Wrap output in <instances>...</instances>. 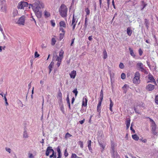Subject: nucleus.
<instances>
[{
    "label": "nucleus",
    "mask_w": 158,
    "mask_h": 158,
    "mask_svg": "<svg viewBox=\"0 0 158 158\" xmlns=\"http://www.w3.org/2000/svg\"><path fill=\"white\" fill-rule=\"evenodd\" d=\"M66 100H67V103H70V101H69V94H68V95H67V98H66Z\"/></svg>",
    "instance_id": "nucleus-52"
},
{
    "label": "nucleus",
    "mask_w": 158,
    "mask_h": 158,
    "mask_svg": "<svg viewBox=\"0 0 158 158\" xmlns=\"http://www.w3.org/2000/svg\"><path fill=\"white\" fill-rule=\"evenodd\" d=\"M33 10L35 13V15L38 18H40L42 17V9L44 7V4L39 0H35L33 5Z\"/></svg>",
    "instance_id": "nucleus-1"
},
{
    "label": "nucleus",
    "mask_w": 158,
    "mask_h": 158,
    "mask_svg": "<svg viewBox=\"0 0 158 158\" xmlns=\"http://www.w3.org/2000/svg\"><path fill=\"white\" fill-rule=\"evenodd\" d=\"M103 58L104 59H106L107 58V52L106 50H104L103 52Z\"/></svg>",
    "instance_id": "nucleus-29"
},
{
    "label": "nucleus",
    "mask_w": 158,
    "mask_h": 158,
    "mask_svg": "<svg viewBox=\"0 0 158 158\" xmlns=\"http://www.w3.org/2000/svg\"><path fill=\"white\" fill-rule=\"evenodd\" d=\"M154 86L152 84H148L146 86V89L148 91H152L154 89Z\"/></svg>",
    "instance_id": "nucleus-11"
},
{
    "label": "nucleus",
    "mask_w": 158,
    "mask_h": 158,
    "mask_svg": "<svg viewBox=\"0 0 158 158\" xmlns=\"http://www.w3.org/2000/svg\"><path fill=\"white\" fill-rule=\"evenodd\" d=\"M5 0H0V5L2 6V5H5Z\"/></svg>",
    "instance_id": "nucleus-40"
},
{
    "label": "nucleus",
    "mask_w": 158,
    "mask_h": 158,
    "mask_svg": "<svg viewBox=\"0 0 158 158\" xmlns=\"http://www.w3.org/2000/svg\"><path fill=\"white\" fill-rule=\"evenodd\" d=\"M72 135H71L69 133H67L65 134L64 137L66 139H67L68 138H69L70 137H72Z\"/></svg>",
    "instance_id": "nucleus-30"
},
{
    "label": "nucleus",
    "mask_w": 158,
    "mask_h": 158,
    "mask_svg": "<svg viewBox=\"0 0 158 158\" xmlns=\"http://www.w3.org/2000/svg\"><path fill=\"white\" fill-rule=\"evenodd\" d=\"M148 79H154L153 76L150 73H149L148 75Z\"/></svg>",
    "instance_id": "nucleus-45"
},
{
    "label": "nucleus",
    "mask_w": 158,
    "mask_h": 158,
    "mask_svg": "<svg viewBox=\"0 0 158 158\" xmlns=\"http://www.w3.org/2000/svg\"><path fill=\"white\" fill-rule=\"evenodd\" d=\"M40 56V55L38 54V52H35V58L38 57Z\"/></svg>",
    "instance_id": "nucleus-47"
},
{
    "label": "nucleus",
    "mask_w": 158,
    "mask_h": 158,
    "mask_svg": "<svg viewBox=\"0 0 158 158\" xmlns=\"http://www.w3.org/2000/svg\"><path fill=\"white\" fill-rule=\"evenodd\" d=\"M64 33H60V37L59 38V40H61L64 38Z\"/></svg>",
    "instance_id": "nucleus-34"
},
{
    "label": "nucleus",
    "mask_w": 158,
    "mask_h": 158,
    "mask_svg": "<svg viewBox=\"0 0 158 158\" xmlns=\"http://www.w3.org/2000/svg\"><path fill=\"white\" fill-rule=\"evenodd\" d=\"M18 11L17 10H14L13 12V14L14 17H15L16 15H17Z\"/></svg>",
    "instance_id": "nucleus-42"
},
{
    "label": "nucleus",
    "mask_w": 158,
    "mask_h": 158,
    "mask_svg": "<svg viewBox=\"0 0 158 158\" xmlns=\"http://www.w3.org/2000/svg\"><path fill=\"white\" fill-rule=\"evenodd\" d=\"M76 19L75 18L74 16V14H73L72 20V23L71 24V26H73V30H74L75 29V26L77 22V20L76 21Z\"/></svg>",
    "instance_id": "nucleus-8"
},
{
    "label": "nucleus",
    "mask_w": 158,
    "mask_h": 158,
    "mask_svg": "<svg viewBox=\"0 0 158 158\" xmlns=\"http://www.w3.org/2000/svg\"><path fill=\"white\" fill-rule=\"evenodd\" d=\"M100 99L99 101H101V102H102V101L103 99V96H100Z\"/></svg>",
    "instance_id": "nucleus-60"
},
{
    "label": "nucleus",
    "mask_w": 158,
    "mask_h": 158,
    "mask_svg": "<svg viewBox=\"0 0 158 158\" xmlns=\"http://www.w3.org/2000/svg\"><path fill=\"white\" fill-rule=\"evenodd\" d=\"M140 74L139 72H136L135 75V77L133 79H139Z\"/></svg>",
    "instance_id": "nucleus-16"
},
{
    "label": "nucleus",
    "mask_w": 158,
    "mask_h": 158,
    "mask_svg": "<svg viewBox=\"0 0 158 158\" xmlns=\"http://www.w3.org/2000/svg\"><path fill=\"white\" fill-rule=\"evenodd\" d=\"M88 147L89 150L91 152L92 151V148H91V141L90 140H89L88 141Z\"/></svg>",
    "instance_id": "nucleus-20"
},
{
    "label": "nucleus",
    "mask_w": 158,
    "mask_h": 158,
    "mask_svg": "<svg viewBox=\"0 0 158 158\" xmlns=\"http://www.w3.org/2000/svg\"><path fill=\"white\" fill-rule=\"evenodd\" d=\"M155 79H154V80H150L151 81H148L147 82H153L155 84H156V81H155Z\"/></svg>",
    "instance_id": "nucleus-56"
},
{
    "label": "nucleus",
    "mask_w": 158,
    "mask_h": 158,
    "mask_svg": "<svg viewBox=\"0 0 158 158\" xmlns=\"http://www.w3.org/2000/svg\"><path fill=\"white\" fill-rule=\"evenodd\" d=\"M25 22V16H21L19 19L18 23L19 24L23 25Z\"/></svg>",
    "instance_id": "nucleus-10"
},
{
    "label": "nucleus",
    "mask_w": 158,
    "mask_h": 158,
    "mask_svg": "<svg viewBox=\"0 0 158 158\" xmlns=\"http://www.w3.org/2000/svg\"><path fill=\"white\" fill-rule=\"evenodd\" d=\"M64 53V52L63 50H61L59 54V56L62 59L63 57V54Z\"/></svg>",
    "instance_id": "nucleus-26"
},
{
    "label": "nucleus",
    "mask_w": 158,
    "mask_h": 158,
    "mask_svg": "<svg viewBox=\"0 0 158 158\" xmlns=\"http://www.w3.org/2000/svg\"><path fill=\"white\" fill-rule=\"evenodd\" d=\"M132 138L134 140H135L136 141H138L139 139V137L136 134H135L134 135H132Z\"/></svg>",
    "instance_id": "nucleus-24"
},
{
    "label": "nucleus",
    "mask_w": 158,
    "mask_h": 158,
    "mask_svg": "<svg viewBox=\"0 0 158 158\" xmlns=\"http://www.w3.org/2000/svg\"><path fill=\"white\" fill-rule=\"evenodd\" d=\"M54 63L53 61H52L50 64L49 65L48 68L49 69V73H50L52 71V68L54 66Z\"/></svg>",
    "instance_id": "nucleus-14"
},
{
    "label": "nucleus",
    "mask_w": 158,
    "mask_h": 158,
    "mask_svg": "<svg viewBox=\"0 0 158 158\" xmlns=\"http://www.w3.org/2000/svg\"><path fill=\"white\" fill-rule=\"evenodd\" d=\"M137 65L139 70L143 72L145 74H147L148 73V72L144 67L143 64L142 63H138L137 64Z\"/></svg>",
    "instance_id": "nucleus-5"
},
{
    "label": "nucleus",
    "mask_w": 158,
    "mask_h": 158,
    "mask_svg": "<svg viewBox=\"0 0 158 158\" xmlns=\"http://www.w3.org/2000/svg\"><path fill=\"white\" fill-rule=\"evenodd\" d=\"M61 27H66V25L65 22L64 21H61L59 23Z\"/></svg>",
    "instance_id": "nucleus-23"
},
{
    "label": "nucleus",
    "mask_w": 158,
    "mask_h": 158,
    "mask_svg": "<svg viewBox=\"0 0 158 158\" xmlns=\"http://www.w3.org/2000/svg\"><path fill=\"white\" fill-rule=\"evenodd\" d=\"M79 145L81 148H83V144L82 141H79Z\"/></svg>",
    "instance_id": "nucleus-37"
},
{
    "label": "nucleus",
    "mask_w": 158,
    "mask_h": 158,
    "mask_svg": "<svg viewBox=\"0 0 158 158\" xmlns=\"http://www.w3.org/2000/svg\"><path fill=\"white\" fill-rule=\"evenodd\" d=\"M85 120V119H84L83 120H81L79 121V123L81 124H82L84 123Z\"/></svg>",
    "instance_id": "nucleus-57"
},
{
    "label": "nucleus",
    "mask_w": 158,
    "mask_h": 158,
    "mask_svg": "<svg viewBox=\"0 0 158 158\" xmlns=\"http://www.w3.org/2000/svg\"><path fill=\"white\" fill-rule=\"evenodd\" d=\"M99 145L102 148V151H103L105 149V146H104L102 143H100Z\"/></svg>",
    "instance_id": "nucleus-49"
},
{
    "label": "nucleus",
    "mask_w": 158,
    "mask_h": 158,
    "mask_svg": "<svg viewBox=\"0 0 158 158\" xmlns=\"http://www.w3.org/2000/svg\"><path fill=\"white\" fill-rule=\"evenodd\" d=\"M139 53L140 56H141L143 54V52L141 48H139Z\"/></svg>",
    "instance_id": "nucleus-46"
},
{
    "label": "nucleus",
    "mask_w": 158,
    "mask_h": 158,
    "mask_svg": "<svg viewBox=\"0 0 158 158\" xmlns=\"http://www.w3.org/2000/svg\"><path fill=\"white\" fill-rule=\"evenodd\" d=\"M28 137L27 132L25 131H24L23 134V137L24 138H27Z\"/></svg>",
    "instance_id": "nucleus-31"
},
{
    "label": "nucleus",
    "mask_w": 158,
    "mask_h": 158,
    "mask_svg": "<svg viewBox=\"0 0 158 158\" xmlns=\"http://www.w3.org/2000/svg\"><path fill=\"white\" fill-rule=\"evenodd\" d=\"M126 75H125V73H123L121 75V77L122 79H125V78H126Z\"/></svg>",
    "instance_id": "nucleus-43"
},
{
    "label": "nucleus",
    "mask_w": 158,
    "mask_h": 158,
    "mask_svg": "<svg viewBox=\"0 0 158 158\" xmlns=\"http://www.w3.org/2000/svg\"><path fill=\"white\" fill-rule=\"evenodd\" d=\"M133 82L134 84H139L140 82V80H133Z\"/></svg>",
    "instance_id": "nucleus-35"
},
{
    "label": "nucleus",
    "mask_w": 158,
    "mask_h": 158,
    "mask_svg": "<svg viewBox=\"0 0 158 158\" xmlns=\"http://www.w3.org/2000/svg\"><path fill=\"white\" fill-rule=\"evenodd\" d=\"M110 110L112 112V108L114 105V103L110 98Z\"/></svg>",
    "instance_id": "nucleus-17"
},
{
    "label": "nucleus",
    "mask_w": 158,
    "mask_h": 158,
    "mask_svg": "<svg viewBox=\"0 0 158 158\" xmlns=\"http://www.w3.org/2000/svg\"><path fill=\"white\" fill-rule=\"evenodd\" d=\"M85 11L86 14V15L85 16L86 17H87L86 16L87 15H89V14L90 13V11L88 8H87L85 9Z\"/></svg>",
    "instance_id": "nucleus-38"
},
{
    "label": "nucleus",
    "mask_w": 158,
    "mask_h": 158,
    "mask_svg": "<svg viewBox=\"0 0 158 158\" xmlns=\"http://www.w3.org/2000/svg\"><path fill=\"white\" fill-rule=\"evenodd\" d=\"M129 50L130 52V55L134 58L135 57V55L133 52V49L131 48H129Z\"/></svg>",
    "instance_id": "nucleus-21"
},
{
    "label": "nucleus",
    "mask_w": 158,
    "mask_h": 158,
    "mask_svg": "<svg viewBox=\"0 0 158 158\" xmlns=\"http://www.w3.org/2000/svg\"><path fill=\"white\" fill-rule=\"evenodd\" d=\"M56 40L54 38H52V39L51 44L54 45L55 44Z\"/></svg>",
    "instance_id": "nucleus-33"
},
{
    "label": "nucleus",
    "mask_w": 158,
    "mask_h": 158,
    "mask_svg": "<svg viewBox=\"0 0 158 158\" xmlns=\"http://www.w3.org/2000/svg\"><path fill=\"white\" fill-rule=\"evenodd\" d=\"M44 15L45 17H48L50 16V14L49 12H48L47 11H45Z\"/></svg>",
    "instance_id": "nucleus-36"
},
{
    "label": "nucleus",
    "mask_w": 158,
    "mask_h": 158,
    "mask_svg": "<svg viewBox=\"0 0 158 158\" xmlns=\"http://www.w3.org/2000/svg\"><path fill=\"white\" fill-rule=\"evenodd\" d=\"M70 75L71 78H74L76 75V71L75 70L72 71L70 74Z\"/></svg>",
    "instance_id": "nucleus-15"
},
{
    "label": "nucleus",
    "mask_w": 158,
    "mask_h": 158,
    "mask_svg": "<svg viewBox=\"0 0 158 158\" xmlns=\"http://www.w3.org/2000/svg\"><path fill=\"white\" fill-rule=\"evenodd\" d=\"M116 145L113 141H111V153L113 154L114 158H120L119 155L117 153L116 156L114 155L115 149Z\"/></svg>",
    "instance_id": "nucleus-4"
},
{
    "label": "nucleus",
    "mask_w": 158,
    "mask_h": 158,
    "mask_svg": "<svg viewBox=\"0 0 158 158\" xmlns=\"http://www.w3.org/2000/svg\"><path fill=\"white\" fill-rule=\"evenodd\" d=\"M119 67L121 69H123L124 68V66L123 64V63H120L119 65Z\"/></svg>",
    "instance_id": "nucleus-44"
},
{
    "label": "nucleus",
    "mask_w": 158,
    "mask_h": 158,
    "mask_svg": "<svg viewBox=\"0 0 158 158\" xmlns=\"http://www.w3.org/2000/svg\"><path fill=\"white\" fill-rule=\"evenodd\" d=\"M62 93H61L60 91H59L58 93L57 96V98L61 100H62Z\"/></svg>",
    "instance_id": "nucleus-22"
},
{
    "label": "nucleus",
    "mask_w": 158,
    "mask_h": 158,
    "mask_svg": "<svg viewBox=\"0 0 158 158\" xmlns=\"http://www.w3.org/2000/svg\"><path fill=\"white\" fill-rule=\"evenodd\" d=\"M132 32V31L131 29V28L130 27H128L127 29V34L130 36Z\"/></svg>",
    "instance_id": "nucleus-18"
},
{
    "label": "nucleus",
    "mask_w": 158,
    "mask_h": 158,
    "mask_svg": "<svg viewBox=\"0 0 158 158\" xmlns=\"http://www.w3.org/2000/svg\"><path fill=\"white\" fill-rule=\"evenodd\" d=\"M141 5L143 6V7L141 9V10H143V9L147 5V4L145 3L144 1H141Z\"/></svg>",
    "instance_id": "nucleus-28"
},
{
    "label": "nucleus",
    "mask_w": 158,
    "mask_h": 158,
    "mask_svg": "<svg viewBox=\"0 0 158 158\" xmlns=\"http://www.w3.org/2000/svg\"><path fill=\"white\" fill-rule=\"evenodd\" d=\"M155 102L157 105H158V95L156 96L155 98Z\"/></svg>",
    "instance_id": "nucleus-41"
},
{
    "label": "nucleus",
    "mask_w": 158,
    "mask_h": 158,
    "mask_svg": "<svg viewBox=\"0 0 158 158\" xmlns=\"http://www.w3.org/2000/svg\"><path fill=\"white\" fill-rule=\"evenodd\" d=\"M0 10L4 12L6 11V7L5 6V5H2L1 6Z\"/></svg>",
    "instance_id": "nucleus-25"
},
{
    "label": "nucleus",
    "mask_w": 158,
    "mask_h": 158,
    "mask_svg": "<svg viewBox=\"0 0 158 158\" xmlns=\"http://www.w3.org/2000/svg\"><path fill=\"white\" fill-rule=\"evenodd\" d=\"M103 91L102 90H101L100 92V96H103Z\"/></svg>",
    "instance_id": "nucleus-59"
},
{
    "label": "nucleus",
    "mask_w": 158,
    "mask_h": 158,
    "mask_svg": "<svg viewBox=\"0 0 158 158\" xmlns=\"http://www.w3.org/2000/svg\"><path fill=\"white\" fill-rule=\"evenodd\" d=\"M147 64H148V67H149V68L150 69H151V65L150 64V63L149 62H148V61H147Z\"/></svg>",
    "instance_id": "nucleus-64"
},
{
    "label": "nucleus",
    "mask_w": 158,
    "mask_h": 158,
    "mask_svg": "<svg viewBox=\"0 0 158 158\" xmlns=\"http://www.w3.org/2000/svg\"><path fill=\"white\" fill-rule=\"evenodd\" d=\"M87 18L86 17L85 19V23L84 25V27L85 29H86L87 27V26L88 25V23H87Z\"/></svg>",
    "instance_id": "nucleus-32"
},
{
    "label": "nucleus",
    "mask_w": 158,
    "mask_h": 158,
    "mask_svg": "<svg viewBox=\"0 0 158 158\" xmlns=\"http://www.w3.org/2000/svg\"><path fill=\"white\" fill-rule=\"evenodd\" d=\"M60 147L58 146L56 148V151L58 153V156L57 158H61V153L60 150Z\"/></svg>",
    "instance_id": "nucleus-12"
},
{
    "label": "nucleus",
    "mask_w": 158,
    "mask_h": 158,
    "mask_svg": "<svg viewBox=\"0 0 158 158\" xmlns=\"http://www.w3.org/2000/svg\"><path fill=\"white\" fill-rule=\"evenodd\" d=\"M29 158H34L33 154L31 153H29Z\"/></svg>",
    "instance_id": "nucleus-55"
},
{
    "label": "nucleus",
    "mask_w": 158,
    "mask_h": 158,
    "mask_svg": "<svg viewBox=\"0 0 158 158\" xmlns=\"http://www.w3.org/2000/svg\"><path fill=\"white\" fill-rule=\"evenodd\" d=\"M110 78H111V79H112V78H113L114 73H110Z\"/></svg>",
    "instance_id": "nucleus-61"
},
{
    "label": "nucleus",
    "mask_w": 158,
    "mask_h": 158,
    "mask_svg": "<svg viewBox=\"0 0 158 158\" xmlns=\"http://www.w3.org/2000/svg\"><path fill=\"white\" fill-rule=\"evenodd\" d=\"M60 31H61L63 33L65 34V31H64V30L62 28H60Z\"/></svg>",
    "instance_id": "nucleus-63"
},
{
    "label": "nucleus",
    "mask_w": 158,
    "mask_h": 158,
    "mask_svg": "<svg viewBox=\"0 0 158 158\" xmlns=\"http://www.w3.org/2000/svg\"><path fill=\"white\" fill-rule=\"evenodd\" d=\"M61 62V60H60L59 61H57V65L58 67H59L60 66V65Z\"/></svg>",
    "instance_id": "nucleus-53"
},
{
    "label": "nucleus",
    "mask_w": 158,
    "mask_h": 158,
    "mask_svg": "<svg viewBox=\"0 0 158 158\" xmlns=\"http://www.w3.org/2000/svg\"><path fill=\"white\" fill-rule=\"evenodd\" d=\"M59 11L62 17L65 18L67 17V9L66 6L64 4H61Z\"/></svg>",
    "instance_id": "nucleus-2"
},
{
    "label": "nucleus",
    "mask_w": 158,
    "mask_h": 158,
    "mask_svg": "<svg viewBox=\"0 0 158 158\" xmlns=\"http://www.w3.org/2000/svg\"><path fill=\"white\" fill-rule=\"evenodd\" d=\"M64 156L67 157L68 156V153H67L66 150H65L64 153Z\"/></svg>",
    "instance_id": "nucleus-54"
},
{
    "label": "nucleus",
    "mask_w": 158,
    "mask_h": 158,
    "mask_svg": "<svg viewBox=\"0 0 158 158\" xmlns=\"http://www.w3.org/2000/svg\"><path fill=\"white\" fill-rule=\"evenodd\" d=\"M152 128V131L154 135H155L157 134V132H156V125L155 123H152L151 125Z\"/></svg>",
    "instance_id": "nucleus-7"
},
{
    "label": "nucleus",
    "mask_w": 158,
    "mask_h": 158,
    "mask_svg": "<svg viewBox=\"0 0 158 158\" xmlns=\"http://www.w3.org/2000/svg\"><path fill=\"white\" fill-rule=\"evenodd\" d=\"M73 93H74L75 94V96H77V94H78V91L77 90V88H75V89H74L73 91Z\"/></svg>",
    "instance_id": "nucleus-39"
},
{
    "label": "nucleus",
    "mask_w": 158,
    "mask_h": 158,
    "mask_svg": "<svg viewBox=\"0 0 158 158\" xmlns=\"http://www.w3.org/2000/svg\"><path fill=\"white\" fill-rule=\"evenodd\" d=\"M130 130L133 132V133H135V130L133 129V127L131 126L130 127Z\"/></svg>",
    "instance_id": "nucleus-58"
},
{
    "label": "nucleus",
    "mask_w": 158,
    "mask_h": 158,
    "mask_svg": "<svg viewBox=\"0 0 158 158\" xmlns=\"http://www.w3.org/2000/svg\"><path fill=\"white\" fill-rule=\"evenodd\" d=\"M28 5L27 2L21 1L18 3L17 7L18 9H24V7H27Z\"/></svg>",
    "instance_id": "nucleus-6"
},
{
    "label": "nucleus",
    "mask_w": 158,
    "mask_h": 158,
    "mask_svg": "<svg viewBox=\"0 0 158 158\" xmlns=\"http://www.w3.org/2000/svg\"><path fill=\"white\" fill-rule=\"evenodd\" d=\"M144 25H145L147 29H148L149 27V25L150 24V23L149 22V20L148 19H144Z\"/></svg>",
    "instance_id": "nucleus-13"
},
{
    "label": "nucleus",
    "mask_w": 158,
    "mask_h": 158,
    "mask_svg": "<svg viewBox=\"0 0 158 158\" xmlns=\"http://www.w3.org/2000/svg\"><path fill=\"white\" fill-rule=\"evenodd\" d=\"M51 23L53 27H54L55 26V22H54V20H52L51 21Z\"/></svg>",
    "instance_id": "nucleus-51"
},
{
    "label": "nucleus",
    "mask_w": 158,
    "mask_h": 158,
    "mask_svg": "<svg viewBox=\"0 0 158 158\" xmlns=\"http://www.w3.org/2000/svg\"><path fill=\"white\" fill-rule=\"evenodd\" d=\"M102 102L101 101H99L98 106V107H100L101 106Z\"/></svg>",
    "instance_id": "nucleus-62"
},
{
    "label": "nucleus",
    "mask_w": 158,
    "mask_h": 158,
    "mask_svg": "<svg viewBox=\"0 0 158 158\" xmlns=\"http://www.w3.org/2000/svg\"><path fill=\"white\" fill-rule=\"evenodd\" d=\"M77 156V155L75 153H72L71 158H76Z\"/></svg>",
    "instance_id": "nucleus-48"
},
{
    "label": "nucleus",
    "mask_w": 158,
    "mask_h": 158,
    "mask_svg": "<svg viewBox=\"0 0 158 158\" xmlns=\"http://www.w3.org/2000/svg\"><path fill=\"white\" fill-rule=\"evenodd\" d=\"M51 152L52 153L51 155L49 156L50 158H56V153L54 152L53 149H52L51 147H47L45 155L47 156H48L49 154Z\"/></svg>",
    "instance_id": "nucleus-3"
},
{
    "label": "nucleus",
    "mask_w": 158,
    "mask_h": 158,
    "mask_svg": "<svg viewBox=\"0 0 158 158\" xmlns=\"http://www.w3.org/2000/svg\"><path fill=\"white\" fill-rule=\"evenodd\" d=\"M156 64L153 63L152 64V65L151 66V69H150L153 70H156Z\"/></svg>",
    "instance_id": "nucleus-27"
},
{
    "label": "nucleus",
    "mask_w": 158,
    "mask_h": 158,
    "mask_svg": "<svg viewBox=\"0 0 158 158\" xmlns=\"http://www.w3.org/2000/svg\"><path fill=\"white\" fill-rule=\"evenodd\" d=\"M62 59L60 58V57L58 56H57V58L56 59V60L57 61H59L60 60H62Z\"/></svg>",
    "instance_id": "nucleus-50"
},
{
    "label": "nucleus",
    "mask_w": 158,
    "mask_h": 158,
    "mask_svg": "<svg viewBox=\"0 0 158 158\" xmlns=\"http://www.w3.org/2000/svg\"><path fill=\"white\" fill-rule=\"evenodd\" d=\"M130 119L129 118H128L126 121V123L127 126V129L129 128L130 124Z\"/></svg>",
    "instance_id": "nucleus-19"
},
{
    "label": "nucleus",
    "mask_w": 158,
    "mask_h": 158,
    "mask_svg": "<svg viewBox=\"0 0 158 158\" xmlns=\"http://www.w3.org/2000/svg\"><path fill=\"white\" fill-rule=\"evenodd\" d=\"M88 99L86 96H85L83 98L82 106L85 107L87 106Z\"/></svg>",
    "instance_id": "nucleus-9"
}]
</instances>
